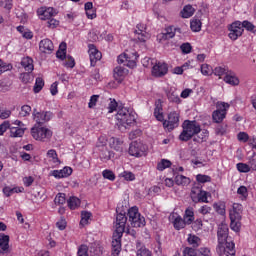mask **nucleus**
Wrapping results in <instances>:
<instances>
[{
    "instance_id": "nucleus-63",
    "label": "nucleus",
    "mask_w": 256,
    "mask_h": 256,
    "mask_svg": "<svg viewBox=\"0 0 256 256\" xmlns=\"http://www.w3.org/2000/svg\"><path fill=\"white\" fill-rule=\"evenodd\" d=\"M248 165L250 166L251 171H256V155L253 154V156L249 159Z\"/></svg>"
},
{
    "instance_id": "nucleus-32",
    "label": "nucleus",
    "mask_w": 256,
    "mask_h": 256,
    "mask_svg": "<svg viewBox=\"0 0 256 256\" xmlns=\"http://www.w3.org/2000/svg\"><path fill=\"white\" fill-rule=\"evenodd\" d=\"M195 15V8L191 5H186L181 11V16L183 19H189V17H193Z\"/></svg>"
},
{
    "instance_id": "nucleus-53",
    "label": "nucleus",
    "mask_w": 256,
    "mask_h": 256,
    "mask_svg": "<svg viewBox=\"0 0 256 256\" xmlns=\"http://www.w3.org/2000/svg\"><path fill=\"white\" fill-rule=\"evenodd\" d=\"M19 115L20 117H29V115H31V106H22Z\"/></svg>"
},
{
    "instance_id": "nucleus-11",
    "label": "nucleus",
    "mask_w": 256,
    "mask_h": 256,
    "mask_svg": "<svg viewBox=\"0 0 256 256\" xmlns=\"http://www.w3.org/2000/svg\"><path fill=\"white\" fill-rule=\"evenodd\" d=\"M230 33L228 34V37L232 40V41H237V39H239V37H241V35H243V24L241 23V21H236L233 22L230 25L229 28Z\"/></svg>"
},
{
    "instance_id": "nucleus-57",
    "label": "nucleus",
    "mask_w": 256,
    "mask_h": 256,
    "mask_svg": "<svg viewBox=\"0 0 256 256\" xmlns=\"http://www.w3.org/2000/svg\"><path fill=\"white\" fill-rule=\"evenodd\" d=\"M102 175L104 179H109V181H115V173H113V171L111 170H104L102 172Z\"/></svg>"
},
{
    "instance_id": "nucleus-30",
    "label": "nucleus",
    "mask_w": 256,
    "mask_h": 256,
    "mask_svg": "<svg viewBox=\"0 0 256 256\" xmlns=\"http://www.w3.org/2000/svg\"><path fill=\"white\" fill-rule=\"evenodd\" d=\"M167 99L171 101V103H181V98H179V94L175 88H170L167 92Z\"/></svg>"
},
{
    "instance_id": "nucleus-4",
    "label": "nucleus",
    "mask_w": 256,
    "mask_h": 256,
    "mask_svg": "<svg viewBox=\"0 0 256 256\" xmlns=\"http://www.w3.org/2000/svg\"><path fill=\"white\" fill-rule=\"evenodd\" d=\"M31 135L33 139H35V141L47 143L48 141H51V137H53V131L49 129L47 126L34 125L31 128Z\"/></svg>"
},
{
    "instance_id": "nucleus-46",
    "label": "nucleus",
    "mask_w": 256,
    "mask_h": 256,
    "mask_svg": "<svg viewBox=\"0 0 256 256\" xmlns=\"http://www.w3.org/2000/svg\"><path fill=\"white\" fill-rule=\"evenodd\" d=\"M171 165H172L171 161H169L167 159H162L157 164V170L158 171H165V169H169V167H171Z\"/></svg>"
},
{
    "instance_id": "nucleus-23",
    "label": "nucleus",
    "mask_w": 256,
    "mask_h": 256,
    "mask_svg": "<svg viewBox=\"0 0 256 256\" xmlns=\"http://www.w3.org/2000/svg\"><path fill=\"white\" fill-rule=\"evenodd\" d=\"M129 73V70L125 69L122 66H117L114 68V79L118 83H122L123 79L127 77V74Z\"/></svg>"
},
{
    "instance_id": "nucleus-60",
    "label": "nucleus",
    "mask_w": 256,
    "mask_h": 256,
    "mask_svg": "<svg viewBox=\"0 0 256 256\" xmlns=\"http://www.w3.org/2000/svg\"><path fill=\"white\" fill-rule=\"evenodd\" d=\"M137 256H151V251L145 247H141L137 250Z\"/></svg>"
},
{
    "instance_id": "nucleus-27",
    "label": "nucleus",
    "mask_w": 256,
    "mask_h": 256,
    "mask_svg": "<svg viewBox=\"0 0 256 256\" xmlns=\"http://www.w3.org/2000/svg\"><path fill=\"white\" fill-rule=\"evenodd\" d=\"M21 65L27 73H32L33 69H35V66L33 65V58L29 56L22 58Z\"/></svg>"
},
{
    "instance_id": "nucleus-50",
    "label": "nucleus",
    "mask_w": 256,
    "mask_h": 256,
    "mask_svg": "<svg viewBox=\"0 0 256 256\" xmlns=\"http://www.w3.org/2000/svg\"><path fill=\"white\" fill-rule=\"evenodd\" d=\"M236 168L239 171V173H249V171H251V167L249 166V164L241 162L236 164Z\"/></svg>"
},
{
    "instance_id": "nucleus-25",
    "label": "nucleus",
    "mask_w": 256,
    "mask_h": 256,
    "mask_svg": "<svg viewBox=\"0 0 256 256\" xmlns=\"http://www.w3.org/2000/svg\"><path fill=\"white\" fill-rule=\"evenodd\" d=\"M47 159L53 167H58L61 165V160H59V156L57 155V151L55 149H50L47 152Z\"/></svg>"
},
{
    "instance_id": "nucleus-2",
    "label": "nucleus",
    "mask_w": 256,
    "mask_h": 256,
    "mask_svg": "<svg viewBox=\"0 0 256 256\" xmlns=\"http://www.w3.org/2000/svg\"><path fill=\"white\" fill-rule=\"evenodd\" d=\"M201 133V126L197 121L186 120L183 123V131L181 132L180 141H189L194 135Z\"/></svg>"
},
{
    "instance_id": "nucleus-22",
    "label": "nucleus",
    "mask_w": 256,
    "mask_h": 256,
    "mask_svg": "<svg viewBox=\"0 0 256 256\" xmlns=\"http://www.w3.org/2000/svg\"><path fill=\"white\" fill-rule=\"evenodd\" d=\"M73 173V169L71 167H64L61 170H53L52 176L55 179H65V177H69Z\"/></svg>"
},
{
    "instance_id": "nucleus-44",
    "label": "nucleus",
    "mask_w": 256,
    "mask_h": 256,
    "mask_svg": "<svg viewBox=\"0 0 256 256\" xmlns=\"http://www.w3.org/2000/svg\"><path fill=\"white\" fill-rule=\"evenodd\" d=\"M0 7L8 13H11V9H13V0H0Z\"/></svg>"
},
{
    "instance_id": "nucleus-17",
    "label": "nucleus",
    "mask_w": 256,
    "mask_h": 256,
    "mask_svg": "<svg viewBox=\"0 0 256 256\" xmlns=\"http://www.w3.org/2000/svg\"><path fill=\"white\" fill-rule=\"evenodd\" d=\"M123 233L114 232L112 237V255L117 256L121 253V238Z\"/></svg>"
},
{
    "instance_id": "nucleus-36",
    "label": "nucleus",
    "mask_w": 256,
    "mask_h": 256,
    "mask_svg": "<svg viewBox=\"0 0 256 256\" xmlns=\"http://www.w3.org/2000/svg\"><path fill=\"white\" fill-rule=\"evenodd\" d=\"M175 183H176V185H181L182 187H187V185H189V183H191V179H189L187 176L177 175L175 177Z\"/></svg>"
},
{
    "instance_id": "nucleus-48",
    "label": "nucleus",
    "mask_w": 256,
    "mask_h": 256,
    "mask_svg": "<svg viewBox=\"0 0 256 256\" xmlns=\"http://www.w3.org/2000/svg\"><path fill=\"white\" fill-rule=\"evenodd\" d=\"M201 20L194 18L191 22H190V27L191 30L194 31L195 33H198V31H201Z\"/></svg>"
},
{
    "instance_id": "nucleus-7",
    "label": "nucleus",
    "mask_w": 256,
    "mask_h": 256,
    "mask_svg": "<svg viewBox=\"0 0 256 256\" xmlns=\"http://www.w3.org/2000/svg\"><path fill=\"white\" fill-rule=\"evenodd\" d=\"M128 217L131 227H145V217L139 213V208L136 206L128 210Z\"/></svg>"
},
{
    "instance_id": "nucleus-49",
    "label": "nucleus",
    "mask_w": 256,
    "mask_h": 256,
    "mask_svg": "<svg viewBox=\"0 0 256 256\" xmlns=\"http://www.w3.org/2000/svg\"><path fill=\"white\" fill-rule=\"evenodd\" d=\"M65 61L63 62V66L67 67V69H73L75 67V58L68 55L65 58Z\"/></svg>"
},
{
    "instance_id": "nucleus-52",
    "label": "nucleus",
    "mask_w": 256,
    "mask_h": 256,
    "mask_svg": "<svg viewBox=\"0 0 256 256\" xmlns=\"http://www.w3.org/2000/svg\"><path fill=\"white\" fill-rule=\"evenodd\" d=\"M55 205H65L66 203V198H65V193H59L56 195L54 199Z\"/></svg>"
},
{
    "instance_id": "nucleus-15",
    "label": "nucleus",
    "mask_w": 256,
    "mask_h": 256,
    "mask_svg": "<svg viewBox=\"0 0 256 256\" xmlns=\"http://www.w3.org/2000/svg\"><path fill=\"white\" fill-rule=\"evenodd\" d=\"M169 72V67L166 63L158 62L152 67L153 77H165Z\"/></svg>"
},
{
    "instance_id": "nucleus-37",
    "label": "nucleus",
    "mask_w": 256,
    "mask_h": 256,
    "mask_svg": "<svg viewBox=\"0 0 256 256\" xmlns=\"http://www.w3.org/2000/svg\"><path fill=\"white\" fill-rule=\"evenodd\" d=\"M92 216H93V215L91 214V212L82 211V212H81L80 225H81L82 227H85V225H89Z\"/></svg>"
},
{
    "instance_id": "nucleus-41",
    "label": "nucleus",
    "mask_w": 256,
    "mask_h": 256,
    "mask_svg": "<svg viewBox=\"0 0 256 256\" xmlns=\"http://www.w3.org/2000/svg\"><path fill=\"white\" fill-rule=\"evenodd\" d=\"M0 249L4 252L9 251V236H0Z\"/></svg>"
},
{
    "instance_id": "nucleus-20",
    "label": "nucleus",
    "mask_w": 256,
    "mask_h": 256,
    "mask_svg": "<svg viewBox=\"0 0 256 256\" xmlns=\"http://www.w3.org/2000/svg\"><path fill=\"white\" fill-rule=\"evenodd\" d=\"M137 30L135 31L136 37L138 41H141V43H145L147 39H149V34H147V25L140 23L137 26Z\"/></svg>"
},
{
    "instance_id": "nucleus-62",
    "label": "nucleus",
    "mask_w": 256,
    "mask_h": 256,
    "mask_svg": "<svg viewBox=\"0 0 256 256\" xmlns=\"http://www.w3.org/2000/svg\"><path fill=\"white\" fill-rule=\"evenodd\" d=\"M197 256H211V250H209V248L202 247L198 249Z\"/></svg>"
},
{
    "instance_id": "nucleus-35",
    "label": "nucleus",
    "mask_w": 256,
    "mask_h": 256,
    "mask_svg": "<svg viewBox=\"0 0 256 256\" xmlns=\"http://www.w3.org/2000/svg\"><path fill=\"white\" fill-rule=\"evenodd\" d=\"M56 56L58 59H61L62 61H65L67 57V44L65 42H62L59 46V49L56 53Z\"/></svg>"
},
{
    "instance_id": "nucleus-24",
    "label": "nucleus",
    "mask_w": 256,
    "mask_h": 256,
    "mask_svg": "<svg viewBox=\"0 0 256 256\" xmlns=\"http://www.w3.org/2000/svg\"><path fill=\"white\" fill-rule=\"evenodd\" d=\"M175 31H177V28L169 26L165 29L164 33H160L158 35V39L160 41H167V39H173V37H175Z\"/></svg>"
},
{
    "instance_id": "nucleus-64",
    "label": "nucleus",
    "mask_w": 256,
    "mask_h": 256,
    "mask_svg": "<svg viewBox=\"0 0 256 256\" xmlns=\"http://www.w3.org/2000/svg\"><path fill=\"white\" fill-rule=\"evenodd\" d=\"M87 251H89V248H87L85 245H81L78 249V256H89Z\"/></svg>"
},
{
    "instance_id": "nucleus-18",
    "label": "nucleus",
    "mask_w": 256,
    "mask_h": 256,
    "mask_svg": "<svg viewBox=\"0 0 256 256\" xmlns=\"http://www.w3.org/2000/svg\"><path fill=\"white\" fill-rule=\"evenodd\" d=\"M88 47H89L88 53L90 57L91 67H95V65H97V61H101V57H103V55L99 50H97L95 45L90 44Z\"/></svg>"
},
{
    "instance_id": "nucleus-59",
    "label": "nucleus",
    "mask_w": 256,
    "mask_h": 256,
    "mask_svg": "<svg viewBox=\"0 0 256 256\" xmlns=\"http://www.w3.org/2000/svg\"><path fill=\"white\" fill-rule=\"evenodd\" d=\"M47 27H49V29H55L59 27V21L57 19L50 18L47 21Z\"/></svg>"
},
{
    "instance_id": "nucleus-31",
    "label": "nucleus",
    "mask_w": 256,
    "mask_h": 256,
    "mask_svg": "<svg viewBox=\"0 0 256 256\" xmlns=\"http://www.w3.org/2000/svg\"><path fill=\"white\" fill-rule=\"evenodd\" d=\"M154 117L157 121H165V116H163V105L159 102L155 104Z\"/></svg>"
},
{
    "instance_id": "nucleus-1",
    "label": "nucleus",
    "mask_w": 256,
    "mask_h": 256,
    "mask_svg": "<svg viewBox=\"0 0 256 256\" xmlns=\"http://www.w3.org/2000/svg\"><path fill=\"white\" fill-rule=\"evenodd\" d=\"M218 245L216 248L218 255L235 256V242L228 241L229 239V226L222 223L218 226L217 231Z\"/></svg>"
},
{
    "instance_id": "nucleus-42",
    "label": "nucleus",
    "mask_w": 256,
    "mask_h": 256,
    "mask_svg": "<svg viewBox=\"0 0 256 256\" xmlns=\"http://www.w3.org/2000/svg\"><path fill=\"white\" fill-rule=\"evenodd\" d=\"M229 107H231V105L227 102H217L215 111H219L220 113H224L225 115H227Z\"/></svg>"
},
{
    "instance_id": "nucleus-61",
    "label": "nucleus",
    "mask_w": 256,
    "mask_h": 256,
    "mask_svg": "<svg viewBox=\"0 0 256 256\" xmlns=\"http://www.w3.org/2000/svg\"><path fill=\"white\" fill-rule=\"evenodd\" d=\"M183 256H197V252L191 247H186L183 251Z\"/></svg>"
},
{
    "instance_id": "nucleus-5",
    "label": "nucleus",
    "mask_w": 256,
    "mask_h": 256,
    "mask_svg": "<svg viewBox=\"0 0 256 256\" xmlns=\"http://www.w3.org/2000/svg\"><path fill=\"white\" fill-rule=\"evenodd\" d=\"M137 59H139V54L135 50H126L123 54L118 56V63L124 64L126 67L130 69H134L137 67Z\"/></svg>"
},
{
    "instance_id": "nucleus-12",
    "label": "nucleus",
    "mask_w": 256,
    "mask_h": 256,
    "mask_svg": "<svg viewBox=\"0 0 256 256\" xmlns=\"http://www.w3.org/2000/svg\"><path fill=\"white\" fill-rule=\"evenodd\" d=\"M36 13L41 21H47L57 15V10L53 7L42 6L37 9Z\"/></svg>"
},
{
    "instance_id": "nucleus-56",
    "label": "nucleus",
    "mask_w": 256,
    "mask_h": 256,
    "mask_svg": "<svg viewBox=\"0 0 256 256\" xmlns=\"http://www.w3.org/2000/svg\"><path fill=\"white\" fill-rule=\"evenodd\" d=\"M213 207L219 215H225V204L214 203Z\"/></svg>"
},
{
    "instance_id": "nucleus-43",
    "label": "nucleus",
    "mask_w": 256,
    "mask_h": 256,
    "mask_svg": "<svg viewBox=\"0 0 256 256\" xmlns=\"http://www.w3.org/2000/svg\"><path fill=\"white\" fill-rule=\"evenodd\" d=\"M225 117H227V114H225V112H219V111H214L212 113V119L214 121V123H222L223 119H225Z\"/></svg>"
},
{
    "instance_id": "nucleus-33",
    "label": "nucleus",
    "mask_w": 256,
    "mask_h": 256,
    "mask_svg": "<svg viewBox=\"0 0 256 256\" xmlns=\"http://www.w3.org/2000/svg\"><path fill=\"white\" fill-rule=\"evenodd\" d=\"M10 137H23L25 135V128L11 126L10 124Z\"/></svg>"
},
{
    "instance_id": "nucleus-45",
    "label": "nucleus",
    "mask_w": 256,
    "mask_h": 256,
    "mask_svg": "<svg viewBox=\"0 0 256 256\" xmlns=\"http://www.w3.org/2000/svg\"><path fill=\"white\" fill-rule=\"evenodd\" d=\"M43 87H45V81H43V78H36V82L33 88L34 93H40Z\"/></svg>"
},
{
    "instance_id": "nucleus-40",
    "label": "nucleus",
    "mask_w": 256,
    "mask_h": 256,
    "mask_svg": "<svg viewBox=\"0 0 256 256\" xmlns=\"http://www.w3.org/2000/svg\"><path fill=\"white\" fill-rule=\"evenodd\" d=\"M237 195L241 201H247V197H249V190L245 186H240L237 189Z\"/></svg>"
},
{
    "instance_id": "nucleus-55",
    "label": "nucleus",
    "mask_w": 256,
    "mask_h": 256,
    "mask_svg": "<svg viewBox=\"0 0 256 256\" xmlns=\"http://www.w3.org/2000/svg\"><path fill=\"white\" fill-rule=\"evenodd\" d=\"M120 177H123L125 181H135V174L133 172L124 171L120 174Z\"/></svg>"
},
{
    "instance_id": "nucleus-13",
    "label": "nucleus",
    "mask_w": 256,
    "mask_h": 256,
    "mask_svg": "<svg viewBox=\"0 0 256 256\" xmlns=\"http://www.w3.org/2000/svg\"><path fill=\"white\" fill-rule=\"evenodd\" d=\"M97 147L100 151V159H102V161H109V159H111V153L107 149V140L105 137L99 138Z\"/></svg>"
},
{
    "instance_id": "nucleus-8",
    "label": "nucleus",
    "mask_w": 256,
    "mask_h": 256,
    "mask_svg": "<svg viewBox=\"0 0 256 256\" xmlns=\"http://www.w3.org/2000/svg\"><path fill=\"white\" fill-rule=\"evenodd\" d=\"M208 195L209 193L202 190L199 186L192 187L190 193L193 203H209V200H207Z\"/></svg>"
},
{
    "instance_id": "nucleus-34",
    "label": "nucleus",
    "mask_w": 256,
    "mask_h": 256,
    "mask_svg": "<svg viewBox=\"0 0 256 256\" xmlns=\"http://www.w3.org/2000/svg\"><path fill=\"white\" fill-rule=\"evenodd\" d=\"M23 191H24L23 187L11 188L9 186H6L3 188V193L6 197H11V195H13V193H23Z\"/></svg>"
},
{
    "instance_id": "nucleus-26",
    "label": "nucleus",
    "mask_w": 256,
    "mask_h": 256,
    "mask_svg": "<svg viewBox=\"0 0 256 256\" xmlns=\"http://www.w3.org/2000/svg\"><path fill=\"white\" fill-rule=\"evenodd\" d=\"M170 219L173 220L172 223L177 231H180V229H185V225H187V222H185L184 218L182 219L181 216L175 217V215H172Z\"/></svg>"
},
{
    "instance_id": "nucleus-47",
    "label": "nucleus",
    "mask_w": 256,
    "mask_h": 256,
    "mask_svg": "<svg viewBox=\"0 0 256 256\" xmlns=\"http://www.w3.org/2000/svg\"><path fill=\"white\" fill-rule=\"evenodd\" d=\"M229 72L230 71L228 68H224L221 66H218L213 70L214 75H216L217 77H220V78L223 77V75H225V77H226L227 73H229Z\"/></svg>"
},
{
    "instance_id": "nucleus-51",
    "label": "nucleus",
    "mask_w": 256,
    "mask_h": 256,
    "mask_svg": "<svg viewBox=\"0 0 256 256\" xmlns=\"http://www.w3.org/2000/svg\"><path fill=\"white\" fill-rule=\"evenodd\" d=\"M200 71H201L202 75L207 76V75H211V73H213V68L209 64H202L200 67Z\"/></svg>"
},
{
    "instance_id": "nucleus-29",
    "label": "nucleus",
    "mask_w": 256,
    "mask_h": 256,
    "mask_svg": "<svg viewBox=\"0 0 256 256\" xmlns=\"http://www.w3.org/2000/svg\"><path fill=\"white\" fill-rule=\"evenodd\" d=\"M224 81L225 83H228V85H239V78L237 77V75H235L233 71H230L226 74V76L224 77Z\"/></svg>"
},
{
    "instance_id": "nucleus-19",
    "label": "nucleus",
    "mask_w": 256,
    "mask_h": 256,
    "mask_svg": "<svg viewBox=\"0 0 256 256\" xmlns=\"http://www.w3.org/2000/svg\"><path fill=\"white\" fill-rule=\"evenodd\" d=\"M127 225V216L123 213H119L116 216V230L115 233H125V226Z\"/></svg>"
},
{
    "instance_id": "nucleus-58",
    "label": "nucleus",
    "mask_w": 256,
    "mask_h": 256,
    "mask_svg": "<svg viewBox=\"0 0 256 256\" xmlns=\"http://www.w3.org/2000/svg\"><path fill=\"white\" fill-rule=\"evenodd\" d=\"M196 181H198V183H209L211 181V177L208 175L198 174L196 176Z\"/></svg>"
},
{
    "instance_id": "nucleus-14",
    "label": "nucleus",
    "mask_w": 256,
    "mask_h": 256,
    "mask_svg": "<svg viewBox=\"0 0 256 256\" xmlns=\"http://www.w3.org/2000/svg\"><path fill=\"white\" fill-rule=\"evenodd\" d=\"M109 145L114 151H116L118 157H121V155H123V151H125V143L123 142V140L112 137L109 139Z\"/></svg>"
},
{
    "instance_id": "nucleus-3",
    "label": "nucleus",
    "mask_w": 256,
    "mask_h": 256,
    "mask_svg": "<svg viewBox=\"0 0 256 256\" xmlns=\"http://www.w3.org/2000/svg\"><path fill=\"white\" fill-rule=\"evenodd\" d=\"M243 212V205L239 203H234L232 205V209L229 211V217H230V229L232 231H235L236 233H239L241 230V213Z\"/></svg>"
},
{
    "instance_id": "nucleus-54",
    "label": "nucleus",
    "mask_w": 256,
    "mask_h": 256,
    "mask_svg": "<svg viewBox=\"0 0 256 256\" xmlns=\"http://www.w3.org/2000/svg\"><path fill=\"white\" fill-rule=\"evenodd\" d=\"M211 211H213V208L209 205H203L198 209V213L203 216L211 214Z\"/></svg>"
},
{
    "instance_id": "nucleus-9",
    "label": "nucleus",
    "mask_w": 256,
    "mask_h": 256,
    "mask_svg": "<svg viewBox=\"0 0 256 256\" xmlns=\"http://www.w3.org/2000/svg\"><path fill=\"white\" fill-rule=\"evenodd\" d=\"M164 129L167 131H173V129H177L179 127V112H170L168 114V120L163 121Z\"/></svg>"
},
{
    "instance_id": "nucleus-21",
    "label": "nucleus",
    "mask_w": 256,
    "mask_h": 256,
    "mask_svg": "<svg viewBox=\"0 0 256 256\" xmlns=\"http://www.w3.org/2000/svg\"><path fill=\"white\" fill-rule=\"evenodd\" d=\"M39 49L41 53L51 54L53 53V49H55V46L53 45V41L46 38L40 41Z\"/></svg>"
},
{
    "instance_id": "nucleus-39",
    "label": "nucleus",
    "mask_w": 256,
    "mask_h": 256,
    "mask_svg": "<svg viewBox=\"0 0 256 256\" xmlns=\"http://www.w3.org/2000/svg\"><path fill=\"white\" fill-rule=\"evenodd\" d=\"M69 209L75 210L81 205V200L75 196H72L67 201Z\"/></svg>"
},
{
    "instance_id": "nucleus-28",
    "label": "nucleus",
    "mask_w": 256,
    "mask_h": 256,
    "mask_svg": "<svg viewBox=\"0 0 256 256\" xmlns=\"http://www.w3.org/2000/svg\"><path fill=\"white\" fill-rule=\"evenodd\" d=\"M184 221L186 225H191L195 221V210L193 207H188L184 213Z\"/></svg>"
},
{
    "instance_id": "nucleus-38",
    "label": "nucleus",
    "mask_w": 256,
    "mask_h": 256,
    "mask_svg": "<svg viewBox=\"0 0 256 256\" xmlns=\"http://www.w3.org/2000/svg\"><path fill=\"white\" fill-rule=\"evenodd\" d=\"M187 241H188L189 245H192L194 248H197L201 245V238H199L198 236H196L194 234H189Z\"/></svg>"
},
{
    "instance_id": "nucleus-10",
    "label": "nucleus",
    "mask_w": 256,
    "mask_h": 256,
    "mask_svg": "<svg viewBox=\"0 0 256 256\" xmlns=\"http://www.w3.org/2000/svg\"><path fill=\"white\" fill-rule=\"evenodd\" d=\"M33 120L35 121V125H44V123H47L48 121H51V118L53 117V113L49 111H38L37 109L33 110Z\"/></svg>"
},
{
    "instance_id": "nucleus-16",
    "label": "nucleus",
    "mask_w": 256,
    "mask_h": 256,
    "mask_svg": "<svg viewBox=\"0 0 256 256\" xmlns=\"http://www.w3.org/2000/svg\"><path fill=\"white\" fill-rule=\"evenodd\" d=\"M128 153L132 157H141L145 153V148L141 142L134 141L130 144Z\"/></svg>"
},
{
    "instance_id": "nucleus-6",
    "label": "nucleus",
    "mask_w": 256,
    "mask_h": 256,
    "mask_svg": "<svg viewBox=\"0 0 256 256\" xmlns=\"http://www.w3.org/2000/svg\"><path fill=\"white\" fill-rule=\"evenodd\" d=\"M116 119L118 121L119 127H124L125 129L131 127V125L135 123V115L129 113L127 108L119 109L116 115Z\"/></svg>"
}]
</instances>
